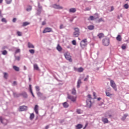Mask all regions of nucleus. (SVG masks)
<instances>
[{"label": "nucleus", "instance_id": "09e8293b", "mask_svg": "<svg viewBox=\"0 0 129 129\" xmlns=\"http://www.w3.org/2000/svg\"><path fill=\"white\" fill-rule=\"evenodd\" d=\"M77 113H78L79 114H80V113H81V110H80V109H78L77 110Z\"/></svg>", "mask_w": 129, "mask_h": 129}, {"label": "nucleus", "instance_id": "864d4df0", "mask_svg": "<svg viewBox=\"0 0 129 129\" xmlns=\"http://www.w3.org/2000/svg\"><path fill=\"white\" fill-rule=\"evenodd\" d=\"M21 52V50L20 49H18L16 50L15 53H20Z\"/></svg>", "mask_w": 129, "mask_h": 129}, {"label": "nucleus", "instance_id": "79ce46f5", "mask_svg": "<svg viewBox=\"0 0 129 129\" xmlns=\"http://www.w3.org/2000/svg\"><path fill=\"white\" fill-rule=\"evenodd\" d=\"M3 55H7L8 54V51L7 50H4L2 52Z\"/></svg>", "mask_w": 129, "mask_h": 129}, {"label": "nucleus", "instance_id": "bb28decb", "mask_svg": "<svg viewBox=\"0 0 129 129\" xmlns=\"http://www.w3.org/2000/svg\"><path fill=\"white\" fill-rule=\"evenodd\" d=\"M88 29L90 30V31L93 30L94 29V26L93 25H90L88 26Z\"/></svg>", "mask_w": 129, "mask_h": 129}, {"label": "nucleus", "instance_id": "f3484780", "mask_svg": "<svg viewBox=\"0 0 129 129\" xmlns=\"http://www.w3.org/2000/svg\"><path fill=\"white\" fill-rule=\"evenodd\" d=\"M28 47L29 48H32L34 49V48H35V46H34V45L32 43H31V42H28Z\"/></svg>", "mask_w": 129, "mask_h": 129}, {"label": "nucleus", "instance_id": "473e14b6", "mask_svg": "<svg viewBox=\"0 0 129 129\" xmlns=\"http://www.w3.org/2000/svg\"><path fill=\"white\" fill-rule=\"evenodd\" d=\"M72 94H76V90L74 88L72 90Z\"/></svg>", "mask_w": 129, "mask_h": 129}, {"label": "nucleus", "instance_id": "c756f323", "mask_svg": "<svg viewBox=\"0 0 129 129\" xmlns=\"http://www.w3.org/2000/svg\"><path fill=\"white\" fill-rule=\"evenodd\" d=\"M30 25V22H25L23 23V27H26V26H28Z\"/></svg>", "mask_w": 129, "mask_h": 129}, {"label": "nucleus", "instance_id": "c9c22d12", "mask_svg": "<svg viewBox=\"0 0 129 129\" xmlns=\"http://www.w3.org/2000/svg\"><path fill=\"white\" fill-rule=\"evenodd\" d=\"M34 117H35V114L34 113H31L30 117V119H33Z\"/></svg>", "mask_w": 129, "mask_h": 129}, {"label": "nucleus", "instance_id": "1a4fd4ad", "mask_svg": "<svg viewBox=\"0 0 129 129\" xmlns=\"http://www.w3.org/2000/svg\"><path fill=\"white\" fill-rule=\"evenodd\" d=\"M28 109V107L26 106H21L19 107V111H25V110H27Z\"/></svg>", "mask_w": 129, "mask_h": 129}, {"label": "nucleus", "instance_id": "3c124183", "mask_svg": "<svg viewBox=\"0 0 129 129\" xmlns=\"http://www.w3.org/2000/svg\"><path fill=\"white\" fill-rule=\"evenodd\" d=\"M88 97L89 98V99H87V100H91V95H88Z\"/></svg>", "mask_w": 129, "mask_h": 129}, {"label": "nucleus", "instance_id": "13d9d810", "mask_svg": "<svg viewBox=\"0 0 129 129\" xmlns=\"http://www.w3.org/2000/svg\"><path fill=\"white\" fill-rule=\"evenodd\" d=\"M59 29H63V24H61V25H60Z\"/></svg>", "mask_w": 129, "mask_h": 129}, {"label": "nucleus", "instance_id": "338daca9", "mask_svg": "<svg viewBox=\"0 0 129 129\" xmlns=\"http://www.w3.org/2000/svg\"><path fill=\"white\" fill-rule=\"evenodd\" d=\"M101 99V98H97V100L98 101H99V100H100Z\"/></svg>", "mask_w": 129, "mask_h": 129}, {"label": "nucleus", "instance_id": "e2e57ef3", "mask_svg": "<svg viewBox=\"0 0 129 129\" xmlns=\"http://www.w3.org/2000/svg\"><path fill=\"white\" fill-rule=\"evenodd\" d=\"M88 125V123H87L84 128V129H85L87 126Z\"/></svg>", "mask_w": 129, "mask_h": 129}, {"label": "nucleus", "instance_id": "58836bf2", "mask_svg": "<svg viewBox=\"0 0 129 129\" xmlns=\"http://www.w3.org/2000/svg\"><path fill=\"white\" fill-rule=\"evenodd\" d=\"M29 52H30V53H31V54H34L35 53V50L30 49V50H29Z\"/></svg>", "mask_w": 129, "mask_h": 129}, {"label": "nucleus", "instance_id": "393cba45", "mask_svg": "<svg viewBox=\"0 0 129 129\" xmlns=\"http://www.w3.org/2000/svg\"><path fill=\"white\" fill-rule=\"evenodd\" d=\"M13 95H14V97H20V96H21V93L18 94L17 93H14Z\"/></svg>", "mask_w": 129, "mask_h": 129}, {"label": "nucleus", "instance_id": "cd10ccee", "mask_svg": "<svg viewBox=\"0 0 129 129\" xmlns=\"http://www.w3.org/2000/svg\"><path fill=\"white\" fill-rule=\"evenodd\" d=\"M83 127V125H82V124H78V125H76V127L77 129L82 128Z\"/></svg>", "mask_w": 129, "mask_h": 129}, {"label": "nucleus", "instance_id": "052dcab7", "mask_svg": "<svg viewBox=\"0 0 129 129\" xmlns=\"http://www.w3.org/2000/svg\"><path fill=\"white\" fill-rule=\"evenodd\" d=\"M13 85H17V82L14 81V82H13Z\"/></svg>", "mask_w": 129, "mask_h": 129}, {"label": "nucleus", "instance_id": "e433bc0d", "mask_svg": "<svg viewBox=\"0 0 129 129\" xmlns=\"http://www.w3.org/2000/svg\"><path fill=\"white\" fill-rule=\"evenodd\" d=\"M6 3L7 4V5H10V4H12V0H5Z\"/></svg>", "mask_w": 129, "mask_h": 129}, {"label": "nucleus", "instance_id": "b1692460", "mask_svg": "<svg viewBox=\"0 0 129 129\" xmlns=\"http://www.w3.org/2000/svg\"><path fill=\"white\" fill-rule=\"evenodd\" d=\"M13 69H14V70H15V71H17V72H19V71H20V68L16 66H13Z\"/></svg>", "mask_w": 129, "mask_h": 129}, {"label": "nucleus", "instance_id": "2f4dec72", "mask_svg": "<svg viewBox=\"0 0 129 129\" xmlns=\"http://www.w3.org/2000/svg\"><path fill=\"white\" fill-rule=\"evenodd\" d=\"M27 12H31L32 11V6H29L26 9Z\"/></svg>", "mask_w": 129, "mask_h": 129}, {"label": "nucleus", "instance_id": "c85d7f7f", "mask_svg": "<svg viewBox=\"0 0 129 129\" xmlns=\"http://www.w3.org/2000/svg\"><path fill=\"white\" fill-rule=\"evenodd\" d=\"M37 95L38 97H40V98L43 96V93H41L40 92H37Z\"/></svg>", "mask_w": 129, "mask_h": 129}, {"label": "nucleus", "instance_id": "a19ab883", "mask_svg": "<svg viewBox=\"0 0 129 129\" xmlns=\"http://www.w3.org/2000/svg\"><path fill=\"white\" fill-rule=\"evenodd\" d=\"M122 49H123V50H125V49H126V46H125V45L123 44L121 46Z\"/></svg>", "mask_w": 129, "mask_h": 129}, {"label": "nucleus", "instance_id": "2eb2a0df", "mask_svg": "<svg viewBox=\"0 0 129 129\" xmlns=\"http://www.w3.org/2000/svg\"><path fill=\"white\" fill-rule=\"evenodd\" d=\"M21 96H23L24 98H27L28 94H27V93L26 92H23L21 93Z\"/></svg>", "mask_w": 129, "mask_h": 129}, {"label": "nucleus", "instance_id": "5701e85b", "mask_svg": "<svg viewBox=\"0 0 129 129\" xmlns=\"http://www.w3.org/2000/svg\"><path fill=\"white\" fill-rule=\"evenodd\" d=\"M81 83H82V82H81V80H78V82H77V87L78 88H79V87H80V85H81Z\"/></svg>", "mask_w": 129, "mask_h": 129}, {"label": "nucleus", "instance_id": "aec40b11", "mask_svg": "<svg viewBox=\"0 0 129 129\" xmlns=\"http://www.w3.org/2000/svg\"><path fill=\"white\" fill-rule=\"evenodd\" d=\"M97 36L99 39H101L102 38H103V37H104V34L102 33H100L98 34Z\"/></svg>", "mask_w": 129, "mask_h": 129}, {"label": "nucleus", "instance_id": "a18cd8bd", "mask_svg": "<svg viewBox=\"0 0 129 129\" xmlns=\"http://www.w3.org/2000/svg\"><path fill=\"white\" fill-rule=\"evenodd\" d=\"M72 44H73V45H76V40H73Z\"/></svg>", "mask_w": 129, "mask_h": 129}, {"label": "nucleus", "instance_id": "a878e982", "mask_svg": "<svg viewBox=\"0 0 129 129\" xmlns=\"http://www.w3.org/2000/svg\"><path fill=\"white\" fill-rule=\"evenodd\" d=\"M116 40L119 42H120V41H121V36H120V35H118V36L116 37Z\"/></svg>", "mask_w": 129, "mask_h": 129}, {"label": "nucleus", "instance_id": "37998d69", "mask_svg": "<svg viewBox=\"0 0 129 129\" xmlns=\"http://www.w3.org/2000/svg\"><path fill=\"white\" fill-rule=\"evenodd\" d=\"M17 35H18V36L20 37L21 36H22V32H21L20 31H18L17 32Z\"/></svg>", "mask_w": 129, "mask_h": 129}, {"label": "nucleus", "instance_id": "6e6552de", "mask_svg": "<svg viewBox=\"0 0 129 129\" xmlns=\"http://www.w3.org/2000/svg\"><path fill=\"white\" fill-rule=\"evenodd\" d=\"M74 70L75 71H77V72H79L80 73H81V72H83L84 71V69L83 68L81 67V68H74Z\"/></svg>", "mask_w": 129, "mask_h": 129}, {"label": "nucleus", "instance_id": "dca6fc26", "mask_svg": "<svg viewBox=\"0 0 129 129\" xmlns=\"http://www.w3.org/2000/svg\"><path fill=\"white\" fill-rule=\"evenodd\" d=\"M56 49L57 50V51H58V52H61L62 50V47H61V46H60V44H57V46L56 47Z\"/></svg>", "mask_w": 129, "mask_h": 129}, {"label": "nucleus", "instance_id": "9b49d317", "mask_svg": "<svg viewBox=\"0 0 129 129\" xmlns=\"http://www.w3.org/2000/svg\"><path fill=\"white\" fill-rule=\"evenodd\" d=\"M96 17H93L92 16H90V19L91 20V21H93L94 20H96V19H98V18H99V17L98 16V14H95Z\"/></svg>", "mask_w": 129, "mask_h": 129}, {"label": "nucleus", "instance_id": "f8f14e48", "mask_svg": "<svg viewBox=\"0 0 129 129\" xmlns=\"http://www.w3.org/2000/svg\"><path fill=\"white\" fill-rule=\"evenodd\" d=\"M39 106L38 105H35V107H34V111L35 112V113L36 114H39Z\"/></svg>", "mask_w": 129, "mask_h": 129}, {"label": "nucleus", "instance_id": "49530a36", "mask_svg": "<svg viewBox=\"0 0 129 129\" xmlns=\"http://www.w3.org/2000/svg\"><path fill=\"white\" fill-rule=\"evenodd\" d=\"M124 8H125L126 9H128V5L127 4H125L124 5Z\"/></svg>", "mask_w": 129, "mask_h": 129}, {"label": "nucleus", "instance_id": "6e6d98bb", "mask_svg": "<svg viewBox=\"0 0 129 129\" xmlns=\"http://www.w3.org/2000/svg\"><path fill=\"white\" fill-rule=\"evenodd\" d=\"M114 10V8H113V6L111 7V11L110 12H112Z\"/></svg>", "mask_w": 129, "mask_h": 129}, {"label": "nucleus", "instance_id": "7c9ffc66", "mask_svg": "<svg viewBox=\"0 0 129 129\" xmlns=\"http://www.w3.org/2000/svg\"><path fill=\"white\" fill-rule=\"evenodd\" d=\"M127 115H128L127 114H124L122 117L121 118L122 120H125V118H126Z\"/></svg>", "mask_w": 129, "mask_h": 129}, {"label": "nucleus", "instance_id": "f257e3e1", "mask_svg": "<svg viewBox=\"0 0 129 129\" xmlns=\"http://www.w3.org/2000/svg\"><path fill=\"white\" fill-rule=\"evenodd\" d=\"M74 30H75V32H74L73 36L75 38H77V37L79 36V35L80 34V30L79 28H78L77 27H75L74 28Z\"/></svg>", "mask_w": 129, "mask_h": 129}, {"label": "nucleus", "instance_id": "412c9836", "mask_svg": "<svg viewBox=\"0 0 129 129\" xmlns=\"http://www.w3.org/2000/svg\"><path fill=\"white\" fill-rule=\"evenodd\" d=\"M70 13H76V9L75 8H71L69 10Z\"/></svg>", "mask_w": 129, "mask_h": 129}, {"label": "nucleus", "instance_id": "ea45409f", "mask_svg": "<svg viewBox=\"0 0 129 129\" xmlns=\"http://www.w3.org/2000/svg\"><path fill=\"white\" fill-rule=\"evenodd\" d=\"M46 98H47L46 96L42 95V96L40 98V99H42V100H45V99H46Z\"/></svg>", "mask_w": 129, "mask_h": 129}, {"label": "nucleus", "instance_id": "680f3d73", "mask_svg": "<svg viewBox=\"0 0 129 129\" xmlns=\"http://www.w3.org/2000/svg\"><path fill=\"white\" fill-rule=\"evenodd\" d=\"M49 125H46V126H45V129H48V128H49Z\"/></svg>", "mask_w": 129, "mask_h": 129}, {"label": "nucleus", "instance_id": "a211bd4d", "mask_svg": "<svg viewBox=\"0 0 129 129\" xmlns=\"http://www.w3.org/2000/svg\"><path fill=\"white\" fill-rule=\"evenodd\" d=\"M62 105L64 108H67L68 107H69V104H68L67 102L63 103Z\"/></svg>", "mask_w": 129, "mask_h": 129}, {"label": "nucleus", "instance_id": "72a5a7b5", "mask_svg": "<svg viewBox=\"0 0 129 129\" xmlns=\"http://www.w3.org/2000/svg\"><path fill=\"white\" fill-rule=\"evenodd\" d=\"M4 78H5V79H8V77L9 76V75L8 74V73H4Z\"/></svg>", "mask_w": 129, "mask_h": 129}, {"label": "nucleus", "instance_id": "0eeeda50", "mask_svg": "<svg viewBox=\"0 0 129 129\" xmlns=\"http://www.w3.org/2000/svg\"><path fill=\"white\" fill-rule=\"evenodd\" d=\"M50 32H52V28L47 27L44 29V30L43 31L42 33L43 34H46V33H50Z\"/></svg>", "mask_w": 129, "mask_h": 129}, {"label": "nucleus", "instance_id": "603ef678", "mask_svg": "<svg viewBox=\"0 0 129 129\" xmlns=\"http://www.w3.org/2000/svg\"><path fill=\"white\" fill-rule=\"evenodd\" d=\"M98 23H100V22H103V19L102 18H100L98 21Z\"/></svg>", "mask_w": 129, "mask_h": 129}, {"label": "nucleus", "instance_id": "de8ad7c7", "mask_svg": "<svg viewBox=\"0 0 129 129\" xmlns=\"http://www.w3.org/2000/svg\"><path fill=\"white\" fill-rule=\"evenodd\" d=\"M2 22H3L4 23H7V20H6V18H3L2 19Z\"/></svg>", "mask_w": 129, "mask_h": 129}, {"label": "nucleus", "instance_id": "8fccbe9b", "mask_svg": "<svg viewBox=\"0 0 129 129\" xmlns=\"http://www.w3.org/2000/svg\"><path fill=\"white\" fill-rule=\"evenodd\" d=\"M88 78H89V76H87V77L85 78L84 81H87V80H88Z\"/></svg>", "mask_w": 129, "mask_h": 129}, {"label": "nucleus", "instance_id": "ddd939ff", "mask_svg": "<svg viewBox=\"0 0 129 129\" xmlns=\"http://www.w3.org/2000/svg\"><path fill=\"white\" fill-rule=\"evenodd\" d=\"M53 7L54 8V9H56L57 10H62V9H63V7H61V6H59V5H57L56 4H54L53 6Z\"/></svg>", "mask_w": 129, "mask_h": 129}, {"label": "nucleus", "instance_id": "6ab92c4d", "mask_svg": "<svg viewBox=\"0 0 129 129\" xmlns=\"http://www.w3.org/2000/svg\"><path fill=\"white\" fill-rule=\"evenodd\" d=\"M102 121H103L104 123H108V119L106 118H102Z\"/></svg>", "mask_w": 129, "mask_h": 129}, {"label": "nucleus", "instance_id": "7ed1b4c3", "mask_svg": "<svg viewBox=\"0 0 129 129\" xmlns=\"http://www.w3.org/2000/svg\"><path fill=\"white\" fill-rule=\"evenodd\" d=\"M64 56L67 59V60H68L69 62H72V58H71V55H70V53L67 52L64 54Z\"/></svg>", "mask_w": 129, "mask_h": 129}, {"label": "nucleus", "instance_id": "4be33fe9", "mask_svg": "<svg viewBox=\"0 0 129 129\" xmlns=\"http://www.w3.org/2000/svg\"><path fill=\"white\" fill-rule=\"evenodd\" d=\"M33 67L35 70L39 71V67L38 66V64H37L36 63L34 64Z\"/></svg>", "mask_w": 129, "mask_h": 129}, {"label": "nucleus", "instance_id": "f03ea898", "mask_svg": "<svg viewBox=\"0 0 129 129\" xmlns=\"http://www.w3.org/2000/svg\"><path fill=\"white\" fill-rule=\"evenodd\" d=\"M80 46L82 49H84L87 46V39H85L82 40L80 43Z\"/></svg>", "mask_w": 129, "mask_h": 129}, {"label": "nucleus", "instance_id": "4468645a", "mask_svg": "<svg viewBox=\"0 0 129 129\" xmlns=\"http://www.w3.org/2000/svg\"><path fill=\"white\" fill-rule=\"evenodd\" d=\"M91 100H87V107H91Z\"/></svg>", "mask_w": 129, "mask_h": 129}, {"label": "nucleus", "instance_id": "c03bdc74", "mask_svg": "<svg viewBox=\"0 0 129 129\" xmlns=\"http://www.w3.org/2000/svg\"><path fill=\"white\" fill-rule=\"evenodd\" d=\"M15 59L16 60H17V61H20L21 57H20V56H16Z\"/></svg>", "mask_w": 129, "mask_h": 129}, {"label": "nucleus", "instance_id": "423d86ee", "mask_svg": "<svg viewBox=\"0 0 129 129\" xmlns=\"http://www.w3.org/2000/svg\"><path fill=\"white\" fill-rule=\"evenodd\" d=\"M68 99H70L73 102H75V101H76L77 97L76 96L68 95Z\"/></svg>", "mask_w": 129, "mask_h": 129}, {"label": "nucleus", "instance_id": "774afa93", "mask_svg": "<svg viewBox=\"0 0 129 129\" xmlns=\"http://www.w3.org/2000/svg\"><path fill=\"white\" fill-rule=\"evenodd\" d=\"M42 25H46V22H42Z\"/></svg>", "mask_w": 129, "mask_h": 129}, {"label": "nucleus", "instance_id": "4d7b16f0", "mask_svg": "<svg viewBox=\"0 0 129 129\" xmlns=\"http://www.w3.org/2000/svg\"><path fill=\"white\" fill-rule=\"evenodd\" d=\"M17 21V18H14L13 19V23H16V21Z\"/></svg>", "mask_w": 129, "mask_h": 129}, {"label": "nucleus", "instance_id": "39448f33", "mask_svg": "<svg viewBox=\"0 0 129 129\" xmlns=\"http://www.w3.org/2000/svg\"><path fill=\"white\" fill-rule=\"evenodd\" d=\"M102 44L104 45V46H108V45H109V39L104 38L102 40Z\"/></svg>", "mask_w": 129, "mask_h": 129}, {"label": "nucleus", "instance_id": "5fc2aeb1", "mask_svg": "<svg viewBox=\"0 0 129 129\" xmlns=\"http://www.w3.org/2000/svg\"><path fill=\"white\" fill-rule=\"evenodd\" d=\"M29 90L30 92L33 91V90H32V86L31 85H29Z\"/></svg>", "mask_w": 129, "mask_h": 129}, {"label": "nucleus", "instance_id": "4c0bfd02", "mask_svg": "<svg viewBox=\"0 0 129 129\" xmlns=\"http://www.w3.org/2000/svg\"><path fill=\"white\" fill-rule=\"evenodd\" d=\"M37 92H40V87L39 86L35 87Z\"/></svg>", "mask_w": 129, "mask_h": 129}, {"label": "nucleus", "instance_id": "69168bd1", "mask_svg": "<svg viewBox=\"0 0 129 129\" xmlns=\"http://www.w3.org/2000/svg\"><path fill=\"white\" fill-rule=\"evenodd\" d=\"M0 17H3L2 15V10H0Z\"/></svg>", "mask_w": 129, "mask_h": 129}, {"label": "nucleus", "instance_id": "0e129e2a", "mask_svg": "<svg viewBox=\"0 0 129 129\" xmlns=\"http://www.w3.org/2000/svg\"><path fill=\"white\" fill-rule=\"evenodd\" d=\"M96 93H95V92L93 93V96H94V97H96Z\"/></svg>", "mask_w": 129, "mask_h": 129}, {"label": "nucleus", "instance_id": "9d476101", "mask_svg": "<svg viewBox=\"0 0 129 129\" xmlns=\"http://www.w3.org/2000/svg\"><path fill=\"white\" fill-rule=\"evenodd\" d=\"M0 121L2 123H3V124L6 125L8 123V120L6 119H3V117H0Z\"/></svg>", "mask_w": 129, "mask_h": 129}, {"label": "nucleus", "instance_id": "20e7f679", "mask_svg": "<svg viewBox=\"0 0 129 129\" xmlns=\"http://www.w3.org/2000/svg\"><path fill=\"white\" fill-rule=\"evenodd\" d=\"M110 86L115 90V91H117V88H116V84L113 80H110Z\"/></svg>", "mask_w": 129, "mask_h": 129}, {"label": "nucleus", "instance_id": "f704fd0d", "mask_svg": "<svg viewBox=\"0 0 129 129\" xmlns=\"http://www.w3.org/2000/svg\"><path fill=\"white\" fill-rule=\"evenodd\" d=\"M106 96L109 97V96H111V95H112V94H111L110 93H109V92L106 91Z\"/></svg>", "mask_w": 129, "mask_h": 129}, {"label": "nucleus", "instance_id": "bf43d9fd", "mask_svg": "<svg viewBox=\"0 0 129 129\" xmlns=\"http://www.w3.org/2000/svg\"><path fill=\"white\" fill-rule=\"evenodd\" d=\"M30 93H31V94H32L33 97H35V95H34V93H33V91H31V92H30Z\"/></svg>", "mask_w": 129, "mask_h": 129}]
</instances>
